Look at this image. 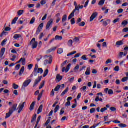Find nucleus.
I'll return each mask as SVG.
<instances>
[{"label": "nucleus", "instance_id": "nucleus-1", "mask_svg": "<svg viewBox=\"0 0 128 128\" xmlns=\"http://www.w3.org/2000/svg\"><path fill=\"white\" fill-rule=\"evenodd\" d=\"M44 70H42V68H38V64H36L35 66L34 71L33 72V74H34V76H38V74H42Z\"/></svg>", "mask_w": 128, "mask_h": 128}, {"label": "nucleus", "instance_id": "nucleus-2", "mask_svg": "<svg viewBox=\"0 0 128 128\" xmlns=\"http://www.w3.org/2000/svg\"><path fill=\"white\" fill-rule=\"evenodd\" d=\"M48 58V60H46L44 62V64L45 66H46V64H52V56H45L44 58Z\"/></svg>", "mask_w": 128, "mask_h": 128}, {"label": "nucleus", "instance_id": "nucleus-3", "mask_svg": "<svg viewBox=\"0 0 128 128\" xmlns=\"http://www.w3.org/2000/svg\"><path fill=\"white\" fill-rule=\"evenodd\" d=\"M30 46H32V48L34 49L38 48V43L37 42H36V39L34 38H33L30 42Z\"/></svg>", "mask_w": 128, "mask_h": 128}, {"label": "nucleus", "instance_id": "nucleus-4", "mask_svg": "<svg viewBox=\"0 0 128 128\" xmlns=\"http://www.w3.org/2000/svg\"><path fill=\"white\" fill-rule=\"evenodd\" d=\"M32 81V79L26 80L23 83L22 88H28Z\"/></svg>", "mask_w": 128, "mask_h": 128}, {"label": "nucleus", "instance_id": "nucleus-5", "mask_svg": "<svg viewBox=\"0 0 128 128\" xmlns=\"http://www.w3.org/2000/svg\"><path fill=\"white\" fill-rule=\"evenodd\" d=\"M24 104H26V102H24L23 103H20L18 106V114H20L22 110H24Z\"/></svg>", "mask_w": 128, "mask_h": 128}, {"label": "nucleus", "instance_id": "nucleus-6", "mask_svg": "<svg viewBox=\"0 0 128 128\" xmlns=\"http://www.w3.org/2000/svg\"><path fill=\"white\" fill-rule=\"evenodd\" d=\"M70 66H72V64H70L68 65L67 67L66 68V67H64L62 69V72H68V71L70 70Z\"/></svg>", "mask_w": 128, "mask_h": 128}, {"label": "nucleus", "instance_id": "nucleus-7", "mask_svg": "<svg viewBox=\"0 0 128 128\" xmlns=\"http://www.w3.org/2000/svg\"><path fill=\"white\" fill-rule=\"evenodd\" d=\"M42 76H40L36 80L34 84L33 88H34V86H36L37 84H38L40 82V80H42Z\"/></svg>", "mask_w": 128, "mask_h": 128}, {"label": "nucleus", "instance_id": "nucleus-8", "mask_svg": "<svg viewBox=\"0 0 128 128\" xmlns=\"http://www.w3.org/2000/svg\"><path fill=\"white\" fill-rule=\"evenodd\" d=\"M105 94H108L110 96H112L114 94V90H110L108 88H106L104 90Z\"/></svg>", "mask_w": 128, "mask_h": 128}, {"label": "nucleus", "instance_id": "nucleus-9", "mask_svg": "<svg viewBox=\"0 0 128 128\" xmlns=\"http://www.w3.org/2000/svg\"><path fill=\"white\" fill-rule=\"evenodd\" d=\"M52 22H54V20L50 19V21L47 23L46 26V30H49L50 28V26L52 24Z\"/></svg>", "mask_w": 128, "mask_h": 128}, {"label": "nucleus", "instance_id": "nucleus-10", "mask_svg": "<svg viewBox=\"0 0 128 128\" xmlns=\"http://www.w3.org/2000/svg\"><path fill=\"white\" fill-rule=\"evenodd\" d=\"M17 108H18V104H14L12 107L11 108H10L9 110H12V113L14 114V112L16 110Z\"/></svg>", "mask_w": 128, "mask_h": 128}, {"label": "nucleus", "instance_id": "nucleus-11", "mask_svg": "<svg viewBox=\"0 0 128 128\" xmlns=\"http://www.w3.org/2000/svg\"><path fill=\"white\" fill-rule=\"evenodd\" d=\"M98 16V13L95 12L94 13L91 17L90 18V22H92V20H94V18H96Z\"/></svg>", "mask_w": 128, "mask_h": 128}, {"label": "nucleus", "instance_id": "nucleus-12", "mask_svg": "<svg viewBox=\"0 0 128 128\" xmlns=\"http://www.w3.org/2000/svg\"><path fill=\"white\" fill-rule=\"evenodd\" d=\"M40 118H42V116H39L38 120H37L36 124L34 128H40V126H38V124L40 122Z\"/></svg>", "mask_w": 128, "mask_h": 128}, {"label": "nucleus", "instance_id": "nucleus-13", "mask_svg": "<svg viewBox=\"0 0 128 128\" xmlns=\"http://www.w3.org/2000/svg\"><path fill=\"white\" fill-rule=\"evenodd\" d=\"M110 24V20H107L106 21H104L103 22V26H108V24Z\"/></svg>", "mask_w": 128, "mask_h": 128}, {"label": "nucleus", "instance_id": "nucleus-14", "mask_svg": "<svg viewBox=\"0 0 128 128\" xmlns=\"http://www.w3.org/2000/svg\"><path fill=\"white\" fill-rule=\"evenodd\" d=\"M12 114L13 113L12 110H9V112L6 114V116L5 118H10L12 116Z\"/></svg>", "mask_w": 128, "mask_h": 128}, {"label": "nucleus", "instance_id": "nucleus-15", "mask_svg": "<svg viewBox=\"0 0 128 128\" xmlns=\"http://www.w3.org/2000/svg\"><path fill=\"white\" fill-rule=\"evenodd\" d=\"M122 44H124V42L122 40L118 41L116 42L117 48H120V46H122Z\"/></svg>", "mask_w": 128, "mask_h": 128}, {"label": "nucleus", "instance_id": "nucleus-16", "mask_svg": "<svg viewBox=\"0 0 128 128\" xmlns=\"http://www.w3.org/2000/svg\"><path fill=\"white\" fill-rule=\"evenodd\" d=\"M34 106H36V102H33L30 106V110L31 112L34 110Z\"/></svg>", "mask_w": 128, "mask_h": 128}, {"label": "nucleus", "instance_id": "nucleus-17", "mask_svg": "<svg viewBox=\"0 0 128 128\" xmlns=\"http://www.w3.org/2000/svg\"><path fill=\"white\" fill-rule=\"evenodd\" d=\"M69 88L67 87L66 89L62 93L61 96H64L66 94H67L68 92Z\"/></svg>", "mask_w": 128, "mask_h": 128}, {"label": "nucleus", "instance_id": "nucleus-18", "mask_svg": "<svg viewBox=\"0 0 128 128\" xmlns=\"http://www.w3.org/2000/svg\"><path fill=\"white\" fill-rule=\"evenodd\" d=\"M86 76H90V67H88L86 69V71L85 72Z\"/></svg>", "mask_w": 128, "mask_h": 128}, {"label": "nucleus", "instance_id": "nucleus-19", "mask_svg": "<svg viewBox=\"0 0 128 128\" xmlns=\"http://www.w3.org/2000/svg\"><path fill=\"white\" fill-rule=\"evenodd\" d=\"M74 44V41L72 40H70L68 42V46H70V48H72V44Z\"/></svg>", "mask_w": 128, "mask_h": 128}, {"label": "nucleus", "instance_id": "nucleus-20", "mask_svg": "<svg viewBox=\"0 0 128 128\" xmlns=\"http://www.w3.org/2000/svg\"><path fill=\"white\" fill-rule=\"evenodd\" d=\"M4 52H6V48H2L0 52V58H2L4 55Z\"/></svg>", "mask_w": 128, "mask_h": 128}, {"label": "nucleus", "instance_id": "nucleus-21", "mask_svg": "<svg viewBox=\"0 0 128 128\" xmlns=\"http://www.w3.org/2000/svg\"><path fill=\"white\" fill-rule=\"evenodd\" d=\"M43 108H44V106L42 105L40 106L38 110V114H40V112H42Z\"/></svg>", "mask_w": 128, "mask_h": 128}, {"label": "nucleus", "instance_id": "nucleus-22", "mask_svg": "<svg viewBox=\"0 0 128 128\" xmlns=\"http://www.w3.org/2000/svg\"><path fill=\"white\" fill-rule=\"evenodd\" d=\"M66 20H68V16L66 14L64 15L62 18V22H66Z\"/></svg>", "mask_w": 128, "mask_h": 128}, {"label": "nucleus", "instance_id": "nucleus-23", "mask_svg": "<svg viewBox=\"0 0 128 128\" xmlns=\"http://www.w3.org/2000/svg\"><path fill=\"white\" fill-rule=\"evenodd\" d=\"M24 67L22 66L19 72V76H22V74H24Z\"/></svg>", "mask_w": 128, "mask_h": 128}, {"label": "nucleus", "instance_id": "nucleus-24", "mask_svg": "<svg viewBox=\"0 0 128 128\" xmlns=\"http://www.w3.org/2000/svg\"><path fill=\"white\" fill-rule=\"evenodd\" d=\"M56 79L57 80L58 82H60L62 80V76H60V74L57 75Z\"/></svg>", "mask_w": 128, "mask_h": 128}, {"label": "nucleus", "instance_id": "nucleus-25", "mask_svg": "<svg viewBox=\"0 0 128 128\" xmlns=\"http://www.w3.org/2000/svg\"><path fill=\"white\" fill-rule=\"evenodd\" d=\"M56 50V47H54L51 48L50 50H48V54H50V52H54Z\"/></svg>", "mask_w": 128, "mask_h": 128}, {"label": "nucleus", "instance_id": "nucleus-26", "mask_svg": "<svg viewBox=\"0 0 128 128\" xmlns=\"http://www.w3.org/2000/svg\"><path fill=\"white\" fill-rule=\"evenodd\" d=\"M62 40V36H56L55 37L56 40Z\"/></svg>", "mask_w": 128, "mask_h": 128}, {"label": "nucleus", "instance_id": "nucleus-27", "mask_svg": "<svg viewBox=\"0 0 128 128\" xmlns=\"http://www.w3.org/2000/svg\"><path fill=\"white\" fill-rule=\"evenodd\" d=\"M24 10H20L18 12L17 14L18 16H20L24 14Z\"/></svg>", "mask_w": 128, "mask_h": 128}, {"label": "nucleus", "instance_id": "nucleus-28", "mask_svg": "<svg viewBox=\"0 0 128 128\" xmlns=\"http://www.w3.org/2000/svg\"><path fill=\"white\" fill-rule=\"evenodd\" d=\"M18 17L15 18L12 21V24H16V22H18Z\"/></svg>", "mask_w": 128, "mask_h": 128}, {"label": "nucleus", "instance_id": "nucleus-29", "mask_svg": "<svg viewBox=\"0 0 128 128\" xmlns=\"http://www.w3.org/2000/svg\"><path fill=\"white\" fill-rule=\"evenodd\" d=\"M74 11L72 12V13H71V14L69 16L68 18V20H72V18H74Z\"/></svg>", "mask_w": 128, "mask_h": 128}, {"label": "nucleus", "instance_id": "nucleus-30", "mask_svg": "<svg viewBox=\"0 0 128 128\" xmlns=\"http://www.w3.org/2000/svg\"><path fill=\"white\" fill-rule=\"evenodd\" d=\"M22 38V35L18 34H15L14 36V38L15 40H18V38Z\"/></svg>", "mask_w": 128, "mask_h": 128}, {"label": "nucleus", "instance_id": "nucleus-31", "mask_svg": "<svg viewBox=\"0 0 128 128\" xmlns=\"http://www.w3.org/2000/svg\"><path fill=\"white\" fill-rule=\"evenodd\" d=\"M104 2H106L105 0H101L98 3V6H102L104 4Z\"/></svg>", "mask_w": 128, "mask_h": 128}, {"label": "nucleus", "instance_id": "nucleus-32", "mask_svg": "<svg viewBox=\"0 0 128 128\" xmlns=\"http://www.w3.org/2000/svg\"><path fill=\"white\" fill-rule=\"evenodd\" d=\"M57 52H58V54H62V52H64V49L62 48H60L58 49Z\"/></svg>", "mask_w": 128, "mask_h": 128}, {"label": "nucleus", "instance_id": "nucleus-33", "mask_svg": "<svg viewBox=\"0 0 128 128\" xmlns=\"http://www.w3.org/2000/svg\"><path fill=\"white\" fill-rule=\"evenodd\" d=\"M48 74V70L46 69L44 72L43 78H46Z\"/></svg>", "mask_w": 128, "mask_h": 128}, {"label": "nucleus", "instance_id": "nucleus-34", "mask_svg": "<svg viewBox=\"0 0 128 128\" xmlns=\"http://www.w3.org/2000/svg\"><path fill=\"white\" fill-rule=\"evenodd\" d=\"M76 54V51H73L70 53H69L67 54V56H73V54Z\"/></svg>", "mask_w": 128, "mask_h": 128}, {"label": "nucleus", "instance_id": "nucleus-35", "mask_svg": "<svg viewBox=\"0 0 128 128\" xmlns=\"http://www.w3.org/2000/svg\"><path fill=\"white\" fill-rule=\"evenodd\" d=\"M74 42H75V44H76L80 42V38L76 37L73 40Z\"/></svg>", "mask_w": 128, "mask_h": 128}, {"label": "nucleus", "instance_id": "nucleus-36", "mask_svg": "<svg viewBox=\"0 0 128 128\" xmlns=\"http://www.w3.org/2000/svg\"><path fill=\"white\" fill-rule=\"evenodd\" d=\"M80 70V65H77L74 69V72H76Z\"/></svg>", "mask_w": 128, "mask_h": 128}, {"label": "nucleus", "instance_id": "nucleus-37", "mask_svg": "<svg viewBox=\"0 0 128 128\" xmlns=\"http://www.w3.org/2000/svg\"><path fill=\"white\" fill-rule=\"evenodd\" d=\"M44 28V23H42L40 24L38 26V30H42V28Z\"/></svg>", "mask_w": 128, "mask_h": 128}, {"label": "nucleus", "instance_id": "nucleus-38", "mask_svg": "<svg viewBox=\"0 0 128 128\" xmlns=\"http://www.w3.org/2000/svg\"><path fill=\"white\" fill-rule=\"evenodd\" d=\"M118 126H120V128H126L128 126L124 124H118Z\"/></svg>", "mask_w": 128, "mask_h": 128}, {"label": "nucleus", "instance_id": "nucleus-39", "mask_svg": "<svg viewBox=\"0 0 128 128\" xmlns=\"http://www.w3.org/2000/svg\"><path fill=\"white\" fill-rule=\"evenodd\" d=\"M36 120V114H34L32 118V120H31V122H35Z\"/></svg>", "mask_w": 128, "mask_h": 128}, {"label": "nucleus", "instance_id": "nucleus-40", "mask_svg": "<svg viewBox=\"0 0 128 128\" xmlns=\"http://www.w3.org/2000/svg\"><path fill=\"white\" fill-rule=\"evenodd\" d=\"M34 22H36V18L33 17L30 22V24H34Z\"/></svg>", "mask_w": 128, "mask_h": 128}, {"label": "nucleus", "instance_id": "nucleus-41", "mask_svg": "<svg viewBox=\"0 0 128 128\" xmlns=\"http://www.w3.org/2000/svg\"><path fill=\"white\" fill-rule=\"evenodd\" d=\"M58 110H60V106H56L54 110V112L55 114H56V112H58Z\"/></svg>", "mask_w": 128, "mask_h": 128}, {"label": "nucleus", "instance_id": "nucleus-42", "mask_svg": "<svg viewBox=\"0 0 128 128\" xmlns=\"http://www.w3.org/2000/svg\"><path fill=\"white\" fill-rule=\"evenodd\" d=\"M80 6L79 5L78 6H75V9L73 10L74 12H76V10L78 11L80 10Z\"/></svg>", "mask_w": 128, "mask_h": 128}, {"label": "nucleus", "instance_id": "nucleus-43", "mask_svg": "<svg viewBox=\"0 0 128 128\" xmlns=\"http://www.w3.org/2000/svg\"><path fill=\"white\" fill-rule=\"evenodd\" d=\"M6 42H8V39H4L1 43V46H4V44H6Z\"/></svg>", "mask_w": 128, "mask_h": 128}, {"label": "nucleus", "instance_id": "nucleus-44", "mask_svg": "<svg viewBox=\"0 0 128 128\" xmlns=\"http://www.w3.org/2000/svg\"><path fill=\"white\" fill-rule=\"evenodd\" d=\"M44 81H43L42 82L40 86L39 87V90H42V88H44Z\"/></svg>", "mask_w": 128, "mask_h": 128}, {"label": "nucleus", "instance_id": "nucleus-45", "mask_svg": "<svg viewBox=\"0 0 128 128\" xmlns=\"http://www.w3.org/2000/svg\"><path fill=\"white\" fill-rule=\"evenodd\" d=\"M128 24V21H126V20L123 21L122 23V25L124 26H127Z\"/></svg>", "mask_w": 128, "mask_h": 128}, {"label": "nucleus", "instance_id": "nucleus-46", "mask_svg": "<svg viewBox=\"0 0 128 128\" xmlns=\"http://www.w3.org/2000/svg\"><path fill=\"white\" fill-rule=\"evenodd\" d=\"M60 86H58L54 90V92H58L60 90Z\"/></svg>", "mask_w": 128, "mask_h": 128}, {"label": "nucleus", "instance_id": "nucleus-47", "mask_svg": "<svg viewBox=\"0 0 128 128\" xmlns=\"http://www.w3.org/2000/svg\"><path fill=\"white\" fill-rule=\"evenodd\" d=\"M112 60L111 59L108 60L106 62V64H112Z\"/></svg>", "mask_w": 128, "mask_h": 128}, {"label": "nucleus", "instance_id": "nucleus-48", "mask_svg": "<svg viewBox=\"0 0 128 128\" xmlns=\"http://www.w3.org/2000/svg\"><path fill=\"white\" fill-rule=\"evenodd\" d=\"M18 85H16V84H13V88H14V90H18Z\"/></svg>", "mask_w": 128, "mask_h": 128}, {"label": "nucleus", "instance_id": "nucleus-49", "mask_svg": "<svg viewBox=\"0 0 128 128\" xmlns=\"http://www.w3.org/2000/svg\"><path fill=\"white\" fill-rule=\"evenodd\" d=\"M64 114V108H62L60 110V116H62Z\"/></svg>", "mask_w": 128, "mask_h": 128}, {"label": "nucleus", "instance_id": "nucleus-50", "mask_svg": "<svg viewBox=\"0 0 128 128\" xmlns=\"http://www.w3.org/2000/svg\"><path fill=\"white\" fill-rule=\"evenodd\" d=\"M128 78L126 77V78H124L122 80V82H128Z\"/></svg>", "mask_w": 128, "mask_h": 128}, {"label": "nucleus", "instance_id": "nucleus-51", "mask_svg": "<svg viewBox=\"0 0 128 128\" xmlns=\"http://www.w3.org/2000/svg\"><path fill=\"white\" fill-rule=\"evenodd\" d=\"M70 22H71V24L72 25L74 24H76V20L74 19V18H72L70 20Z\"/></svg>", "mask_w": 128, "mask_h": 128}, {"label": "nucleus", "instance_id": "nucleus-52", "mask_svg": "<svg viewBox=\"0 0 128 128\" xmlns=\"http://www.w3.org/2000/svg\"><path fill=\"white\" fill-rule=\"evenodd\" d=\"M114 70L115 72H120V66H116L114 68Z\"/></svg>", "mask_w": 128, "mask_h": 128}, {"label": "nucleus", "instance_id": "nucleus-53", "mask_svg": "<svg viewBox=\"0 0 128 128\" xmlns=\"http://www.w3.org/2000/svg\"><path fill=\"white\" fill-rule=\"evenodd\" d=\"M20 64H18L15 67V70H20Z\"/></svg>", "mask_w": 128, "mask_h": 128}, {"label": "nucleus", "instance_id": "nucleus-54", "mask_svg": "<svg viewBox=\"0 0 128 128\" xmlns=\"http://www.w3.org/2000/svg\"><path fill=\"white\" fill-rule=\"evenodd\" d=\"M21 62H22V66H26V58H22V60Z\"/></svg>", "mask_w": 128, "mask_h": 128}, {"label": "nucleus", "instance_id": "nucleus-55", "mask_svg": "<svg viewBox=\"0 0 128 128\" xmlns=\"http://www.w3.org/2000/svg\"><path fill=\"white\" fill-rule=\"evenodd\" d=\"M78 26H86V22H82L81 23H80L79 24H78Z\"/></svg>", "mask_w": 128, "mask_h": 128}, {"label": "nucleus", "instance_id": "nucleus-56", "mask_svg": "<svg viewBox=\"0 0 128 128\" xmlns=\"http://www.w3.org/2000/svg\"><path fill=\"white\" fill-rule=\"evenodd\" d=\"M122 56H124V52H120L118 55V58H122Z\"/></svg>", "mask_w": 128, "mask_h": 128}, {"label": "nucleus", "instance_id": "nucleus-57", "mask_svg": "<svg viewBox=\"0 0 128 128\" xmlns=\"http://www.w3.org/2000/svg\"><path fill=\"white\" fill-rule=\"evenodd\" d=\"M108 108H102L100 110V112H106V110H107Z\"/></svg>", "mask_w": 128, "mask_h": 128}, {"label": "nucleus", "instance_id": "nucleus-58", "mask_svg": "<svg viewBox=\"0 0 128 128\" xmlns=\"http://www.w3.org/2000/svg\"><path fill=\"white\" fill-rule=\"evenodd\" d=\"M42 94H39L38 98V102H40V98H42Z\"/></svg>", "mask_w": 128, "mask_h": 128}, {"label": "nucleus", "instance_id": "nucleus-59", "mask_svg": "<svg viewBox=\"0 0 128 128\" xmlns=\"http://www.w3.org/2000/svg\"><path fill=\"white\" fill-rule=\"evenodd\" d=\"M110 110H111V112H116V108L114 107H111L110 108Z\"/></svg>", "mask_w": 128, "mask_h": 128}, {"label": "nucleus", "instance_id": "nucleus-60", "mask_svg": "<svg viewBox=\"0 0 128 128\" xmlns=\"http://www.w3.org/2000/svg\"><path fill=\"white\" fill-rule=\"evenodd\" d=\"M82 60H88V59L86 58V56L84 55L83 56H82Z\"/></svg>", "mask_w": 128, "mask_h": 128}, {"label": "nucleus", "instance_id": "nucleus-61", "mask_svg": "<svg viewBox=\"0 0 128 128\" xmlns=\"http://www.w3.org/2000/svg\"><path fill=\"white\" fill-rule=\"evenodd\" d=\"M46 18H48V14H46L42 18V20L44 22V20H46Z\"/></svg>", "mask_w": 128, "mask_h": 128}, {"label": "nucleus", "instance_id": "nucleus-62", "mask_svg": "<svg viewBox=\"0 0 128 128\" xmlns=\"http://www.w3.org/2000/svg\"><path fill=\"white\" fill-rule=\"evenodd\" d=\"M40 4L42 6H44V4H46V0H41Z\"/></svg>", "mask_w": 128, "mask_h": 128}, {"label": "nucleus", "instance_id": "nucleus-63", "mask_svg": "<svg viewBox=\"0 0 128 128\" xmlns=\"http://www.w3.org/2000/svg\"><path fill=\"white\" fill-rule=\"evenodd\" d=\"M94 112H96V108H92L90 110V112L91 114H94Z\"/></svg>", "mask_w": 128, "mask_h": 128}, {"label": "nucleus", "instance_id": "nucleus-64", "mask_svg": "<svg viewBox=\"0 0 128 128\" xmlns=\"http://www.w3.org/2000/svg\"><path fill=\"white\" fill-rule=\"evenodd\" d=\"M123 32H128V28H125L122 30Z\"/></svg>", "mask_w": 128, "mask_h": 128}]
</instances>
